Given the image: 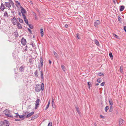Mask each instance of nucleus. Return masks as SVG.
Listing matches in <instances>:
<instances>
[{"label": "nucleus", "mask_w": 126, "mask_h": 126, "mask_svg": "<svg viewBox=\"0 0 126 126\" xmlns=\"http://www.w3.org/2000/svg\"><path fill=\"white\" fill-rule=\"evenodd\" d=\"M44 85L43 83H42L41 85L37 84L36 85L35 91L37 92H38L41 90L43 91L44 89Z\"/></svg>", "instance_id": "f257e3e1"}, {"label": "nucleus", "mask_w": 126, "mask_h": 126, "mask_svg": "<svg viewBox=\"0 0 126 126\" xmlns=\"http://www.w3.org/2000/svg\"><path fill=\"white\" fill-rule=\"evenodd\" d=\"M40 63L39 62H38V68L39 69V71H41V67L42 68L43 66V60L42 56H41L40 57Z\"/></svg>", "instance_id": "f03ea898"}, {"label": "nucleus", "mask_w": 126, "mask_h": 126, "mask_svg": "<svg viewBox=\"0 0 126 126\" xmlns=\"http://www.w3.org/2000/svg\"><path fill=\"white\" fill-rule=\"evenodd\" d=\"M11 112V111L8 110L6 109L3 111V113L7 117L13 118V116L9 114Z\"/></svg>", "instance_id": "7ed1b4c3"}, {"label": "nucleus", "mask_w": 126, "mask_h": 126, "mask_svg": "<svg viewBox=\"0 0 126 126\" xmlns=\"http://www.w3.org/2000/svg\"><path fill=\"white\" fill-rule=\"evenodd\" d=\"M25 67V66L24 65H22L19 68V71L20 72H23L24 69Z\"/></svg>", "instance_id": "20e7f679"}, {"label": "nucleus", "mask_w": 126, "mask_h": 126, "mask_svg": "<svg viewBox=\"0 0 126 126\" xmlns=\"http://www.w3.org/2000/svg\"><path fill=\"white\" fill-rule=\"evenodd\" d=\"M21 44L24 46L26 44V41L24 37H22L21 41Z\"/></svg>", "instance_id": "39448f33"}, {"label": "nucleus", "mask_w": 126, "mask_h": 126, "mask_svg": "<svg viewBox=\"0 0 126 126\" xmlns=\"http://www.w3.org/2000/svg\"><path fill=\"white\" fill-rule=\"evenodd\" d=\"M40 102V99H37L36 101L35 106V109H36L39 105V104Z\"/></svg>", "instance_id": "423d86ee"}, {"label": "nucleus", "mask_w": 126, "mask_h": 126, "mask_svg": "<svg viewBox=\"0 0 126 126\" xmlns=\"http://www.w3.org/2000/svg\"><path fill=\"white\" fill-rule=\"evenodd\" d=\"M124 121L122 119H120L119 121V126H121L123 125L124 123Z\"/></svg>", "instance_id": "0eeeda50"}, {"label": "nucleus", "mask_w": 126, "mask_h": 126, "mask_svg": "<svg viewBox=\"0 0 126 126\" xmlns=\"http://www.w3.org/2000/svg\"><path fill=\"white\" fill-rule=\"evenodd\" d=\"M4 123V126H9L10 123L7 120H5L3 121Z\"/></svg>", "instance_id": "6e6552de"}, {"label": "nucleus", "mask_w": 126, "mask_h": 126, "mask_svg": "<svg viewBox=\"0 0 126 126\" xmlns=\"http://www.w3.org/2000/svg\"><path fill=\"white\" fill-rule=\"evenodd\" d=\"M5 5L7 7L10 8L11 6V5L9 2H5Z\"/></svg>", "instance_id": "1a4fd4ad"}, {"label": "nucleus", "mask_w": 126, "mask_h": 126, "mask_svg": "<svg viewBox=\"0 0 126 126\" xmlns=\"http://www.w3.org/2000/svg\"><path fill=\"white\" fill-rule=\"evenodd\" d=\"M5 8V7L4 6L3 4L2 3L1 4L0 9L2 11H3Z\"/></svg>", "instance_id": "9d476101"}, {"label": "nucleus", "mask_w": 126, "mask_h": 126, "mask_svg": "<svg viewBox=\"0 0 126 126\" xmlns=\"http://www.w3.org/2000/svg\"><path fill=\"white\" fill-rule=\"evenodd\" d=\"M40 74L41 79V80H44V79L43 77V72L42 70H41Z\"/></svg>", "instance_id": "9b49d317"}, {"label": "nucleus", "mask_w": 126, "mask_h": 126, "mask_svg": "<svg viewBox=\"0 0 126 126\" xmlns=\"http://www.w3.org/2000/svg\"><path fill=\"white\" fill-rule=\"evenodd\" d=\"M12 23L14 25H16L17 24L18 22L16 19H15L14 20H11Z\"/></svg>", "instance_id": "f8f14e48"}, {"label": "nucleus", "mask_w": 126, "mask_h": 126, "mask_svg": "<svg viewBox=\"0 0 126 126\" xmlns=\"http://www.w3.org/2000/svg\"><path fill=\"white\" fill-rule=\"evenodd\" d=\"M34 60L33 58H31L29 59V62L30 63L31 65H32L33 64Z\"/></svg>", "instance_id": "ddd939ff"}, {"label": "nucleus", "mask_w": 126, "mask_h": 126, "mask_svg": "<svg viewBox=\"0 0 126 126\" xmlns=\"http://www.w3.org/2000/svg\"><path fill=\"white\" fill-rule=\"evenodd\" d=\"M14 35L16 37H17L18 36V32L17 31H16L13 33Z\"/></svg>", "instance_id": "4468645a"}, {"label": "nucleus", "mask_w": 126, "mask_h": 126, "mask_svg": "<svg viewBox=\"0 0 126 126\" xmlns=\"http://www.w3.org/2000/svg\"><path fill=\"white\" fill-rule=\"evenodd\" d=\"M34 113V112L32 111L30 113L28 114L26 116V117L28 118L32 115Z\"/></svg>", "instance_id": "2eb2a0df"}, {"label": "nucleus", "mask_w": 126, "mask_h": 126, "mask_svg": "<svg viewBox=\"0 0 126 126\" xmlns=\"http://www.w3.org/2000/svg\"><path fill=\"white\" fill-rule=\"evenodd\" d=\"M21 12L22 14H26L27 12L26 10L24 8H22L21 9Z\"/></svg>", "instance_id": "dca6fc26"}, {"label": "nucleus", "mask_w": 126, "mask_h": 126, "mask_svg": "<svg viewBox=\"0 0 126 126\" xmlns=\"http://www.w3.org/2000/svg\"><path fill=\"white\" fill-rule=\"evenodd\" d=\"M26 114H25L24 115H19V118L21 119V120H22L24 119V116H25Z\"/></svg>", "instance_id": "f3484780"}, {"label": "nucleus", "mask_w": 126, "mask_h": 126, "mask_svg": "<svg viewBox=\"0 0 126 126\" xmlns=\"http://www.w3.org/2000/svg\"><path fill=\"white\" fill-rule=\"evenodd\" d=\"M16 25L17 26V27L18 29H21L22 28V26L20 23L18 22Z\"/></svg>", "instance_id": "a211bd4d"}, {"label": "nucleus", "mask_w": 126, "mask_h": 126, "mask_svg": "<svg viewBox=\"0 0 126 126\" xmlns=\"http://www.w3.org/2000/svg\"><path fill=\"white\" fill-rule=\"evenodd\" d=\"M34 74L35 77L36 78H38V71L37 70L35 71V72L34 73Z\"/></svg>", "instance_id": "6ab92c4d"}, {"label": "nucleus", "mask_w": 126, "mask_h": 126, "mask_svg": "<svg viewBox=\"0 0 126 126\" xmlns=\"http://www.w3.org/2000/svg\"><path fill=\"white\" fill-rule=\"evenodd\" d=\"M38 116L36 114L35 115H33L32 117L31 118V120H33L37 118L38 117Z\"/></svg>", "instance_id": "aec40b11"}, {"label": "nucleus", "mask_w": 126, "mask_h": 126, "mask_svg": "<svg viewBox=\"0 0 126 126\" xmlns=\"http://www.w3.org/2000/svg\"><path fill=\"white\" fill-rule=\"evenodd\" d=\"M123 70V67L122 66H120V72L122 73V74H123L124 73V72Z\"/></svg>", "instance_id": "412c9836"}, {"label": "nucleus", "mask_w": 126, "mask_h": 126, "mask_svg": "<svg viewBox=\"0 0 126 126\" xmlns=\"http://www.w3.org/2000/svg\"><path fill=\"white\" fill-rule=\"evenodd\" d=\"M40 33L41 37H43L44 35V30L43 29H40Z\"/></svg>", "instance_id": "4be33fe9"}, {"label": "nucleus", "mask_w": 126, "mask_h": 126, "mask_svg": "<svg viewBox=\"0 0 126 126\" xmlns=\"http://www.w3.org/2000/svg\"><path fill=\"white\" fill-rule=\"evenodd\" d=\"M75 108H76V110L78 112V113L79 114H80V112L79 110V107H75Z\"/></svg>", "instance_id": "5701e85b"}, {"label": "nucleus", "mask_w": 126, "mask_h": 126, "mask_svg": "<svg viewBox=\"0 0 126 126\" xmlns=\"http://www.w3.org/2000/svg\"><path fill=\"white\" fill-rule=\"evenodd\" d=\"M87 84L89 88L90 89V86L91 85V82H88Z\"/></svg>", "instance_id": "b1692460"}, {"label": "nucleus", "mask_w": 126, "mask_h": 126, "mask_svg": "<svg viewBox=\"0 0 126 126\" xmlns=\"http://www.w3.org/2000/svg\"><path fill=\"white\" fill-rule=\"evenodd\" d=\"M125 7L124 6H120V12L122 11L124 9Z\"/></svg>", "instance_id": "393cba45"}, {"label": "nucleus", "mask_w": 126, "mask_h": 126, "mask_svg": "<svg viewBox=\"0 0 126 126\" xmlns=\"http://www.w3.org/2000/svg\"><path fill=\"white\" fill-rule=\"evenodd\" d=\"M109 102L110 105V106H112L113 104V102L111 100H109Z\"/></svg>", "instance_id": "a878e982"}, {"label": "nucleus", "mask_w": 126, "mask_h": 126, "mask_svg": "<svg viewBox=\"0 0 126 126\" xmlns=\"http://www.w3.org/2000/svg\"><path fill=\"white\" fill-rule=\"evenodd\" d=\"M61 67L63 70L64 71H65V66L64 65H61Z\"/></svg>", "instance_id": "bb28decb"}, {"label": "nucleus", "mask_w": 126, "mask_h": 126, "mask_svg": "<svg viewBox=\"0 0 126 126\" xmlns=\"http://www.w3.org/2000/svg\"><path fill=\"white\" fill-rule=\"evenodd\" d=\"M100 23V21L98 20H96V21L95 22V24L96 25L99 24Z\"/></svg>", "instance_id": "cd10ccee"}, {"label": "nucleus", "mask_w": 126, "mask_h": 126, "mask_svg": "<svg viewBox=\"0 0 126 126\" xmlns=\"http://www.w3.org/2000/svg\"><path fill=\"white\" fill-rule=\"evenodd\" d=\"M95 44L97 46H99V42L96 40H95Z\"/></svg>", "instance_id": "c85d7f7f"}, {"label": "nucleus", "mask_w": 126, "mask_h": 126, "mask_svg": "<svg viewBox=\"0 0 126 126\" xmlns=\"http://www.w3.org/2000/svg\"><path fill=\"white\" fill-rule=\"evenodd\" d=\"M4 16H6L7 17H8V13L6 11H5L4 13Z\"/></svg>", "instance_id": "c756f323"}, {"label": "nucleus", "mask_w": 126, "mask_h": 126, "mask_svg": "<svg viewBox=\"0 0 126 126\" xmlns=\"http://www.w3.org/2000/svg\"><path fill=\"white\" fill-rule=\"evenodd\" d=\"M0 126H4V122L3 121L0 122Z\"/></svg>", "instance_id": "7c9ffc66"}, {"label": "nucleus", "mask_w": 126, "mask_h": 126, "mask_svg": "<svg viewBox=\"0 0 126 126\" xmlns=\"http://www.w3.org/2000/svg\"><path fill=\"white\" fill-rule=\"evenodd\" d=\"M18 20L21 23H23V20L21 19L20 18H18Z\"/></svg>", "instance_id": "2f4dec72"}, {"label": "nucleus", "mask_w": 126, "mask_h": 126, "mask_svg": "<svg viewBox=\"0 0 126 126\" xmlns=\"http://www.w3.org/2000/svg\"><path fill=\"white\" fill-rule=\"evenodd\" d=\"M109 109V107L108 106H106L105 108V110L106 112H107L108 110Z\"/></svg>", "instance_id": "473e14b6"}, {"label": "nucleus", "mask_w": 126, "mask_h": 126, "mask_svg": "<svg viewBox=\"0 0 126 126\" xmlns=\"http://www.w3.org/2000/svg\"><path fill=\"white\" fill-rule=\"evenodd\" d=\"M28 25L29 26V27L31 29H32L33 28V26L32 25V24H29V25Z\"/></svg>", "instance_id": "72a5a7b5"}, {"label": "nucleus", "mask_w": 126, "mask_h": 126, "mask_svg": "<svg viewBox=\"0 0 126 126\" xmlns=\"http://www.w3.org/2000/svg\"><path fill=\"white\" fill-rule=\"evenodd\" d=\"M16 115L14 116V117H15L18 118L19 117V115L18 114V113H16Z\"/></svg>", "instance_id": "f704fd0d"}, {"label": "nucleus", "mask_w": 126, "mask_h": 126, "mask_svg": "<svg viewBox=\"0 0 126 126\" xmlns=\"http://www.w3.org/2000/svg\"><path fill=\"white\" fill-rule=\"evenodd\" d=\"M113 110V108H112V106H110V109L109 110V111L110 112H112Z\"/></svg>", "instance_id": "c9c22d12"}, {"label": "nucleus", "mask_w": 126, "mask_h": 126, "mask_svg": "<svg viewBox=\"0 0 126 126\" xmlns=\"http://www.w3.org/2000/svg\"><path fill=\"white\" fill-rule=\"evenodd\" d=\"M113 35L116 38H117V39H119V37L118 35H116V34L114 33L113 34Z\"/></svg>", "instance_id": "e433bc0d"}, {"label": "nucleus", "mask_w": 126, "mask_h": 126, "mask_svg": "<svg viewBox=\"0 0 126 126\" xmlns=\"http://www.w3.org/2000/svg\"><path fill=\"white\" fill-rule=\"evenodd\" d=\"M24 21L25 22V23L27 25H29L28 21L27 19H26V20H24Z\"/></svg>", "instance_id": "4c0bfd02"}, {"label": "nucleus", "mask_w": 126, "mask_h": 126, "mask_svg": "<svg viewBox=\"0 0 126 126\" xmlns=\"http://www.w3.org/2000/svg\"><path fill=\"white\" fill-rule=\"evenodd\" d=\"M109 55L111 59H113V56L111 52H110L109 53Z\"/></svg>", "instance_id": "58836bf2"}, {"label": "nucleus", "mask_w": 126, "mask_h": 126, "mask_svg": "<svg viewBox=\"0 0 126 126\" xmlns=\"http://www.w3.org/2000/svg\"><path fill=\"white\" fill-rule=\"evenodd\" d=\"M97 81L99 83H100L101 81V79L99 78L98 79H97Z\"/></svg>", "instance_id": "ea45409f"}, {"label": "nucleus", "mask_w": 126, "mask_h": 126, "mask_svg": "<svg viewBox=\"0 0 126 126\" xmlns=\"http://www.w3.org/2000/svg\"><path fill=\"white\" fill-rule=\"evenodd\" d=\"M47 126H52V123L51 122H50L48 123Z\"/></svg>", "instance_id": "a19ab883"}, {"label": "nucleus", "mask_w": 126, "mask_h": 126, "mask_svg": "<svg viewBox=\"0 0 126 126\" xmlns=\"http://www.w3.org/2000/svg\"><path fill=\"white\" fill-rule=\"evenodd\" d=\"M53 53H54V55H55V57H57L58 55H57V53L55 52V51H53Z\"/></svg>", "instance_id": "79ce46f5"}, {"label": "nucleus", "mask_w": 126, "mask_h": 126, "mask_svg": "<svg viewBox=\"0 0 126 126\" xmlns=\"http://www.w3.org/2000/svg\"><path fill=\"white\" fill-rule=\"evenodd\" d=\"M76 35L77 37V38H78V39H79L80 38L79 36V33H77L76 34Z\"/></svg>", "instance_id": "37998d69"}, {"label": "nucleus", "mask_w": 126, "mask_h": 126, "mask_svg": "<svg viewBox=\"0 0 126 126\" xmlns=\"http://www.w3.org/2000/svg\"><path fill=\"white\" fill-rule=\"evenodd\" d=\"M28 31H29V32H30V34H32V31L30 29L28 28Z\"/></svg>", "instance_id": "c03bdc74"}, {"label": "nucleus", "mask_w": 126, "mask_h": 126, "mask_svg": "<svg viewBox=\"0 0 126 126\" xmlns=\"http://www.w3.org/2000/svg\"><path fill=\"white\" fill-rule=\"evenodd\" d=\"M54 100L53 99V98H52V105H53V104H54Z\"/></svg>", "instance_id": "a18cd8bd"}, {"label": "nucleus", "mask_w": 126, "mask_h": 126, "mask_svg": "<svg viewBox=\"0 0 126 126\" xmlns=\"http://www.w3.org/2000/svg\"><path fill=\"white\" fill-rule=\"evenodd\" d=\"M105 83V82H103L102 83H101L100 84L101 86H104Z\"/></svg>", "instance_id": "49530a36"}, {"label": "nucleus", "mask_w": 126, "mask_h": 126, "mask_svg": "<svg viewBox=\"0 0 126 126\" xmlns=\"http://www.w3.org/2000/svg\"><path fill=\"white\" fill-rule=\"evenodd\" d=\"M16 3H17V4L19 5H20V3L17 1H15Z\"/></svg>", "instance_id": "de8ad7c7"}, {"label": "nucleus", "mask_w": 126, "mask_h": 126, "mask_svg": "<svg viewBox=\"0 0 126 126\" xmlns=\"http://www.w3.org/2000/svg\"><path fill=\"white\" fill-rule=\"evenodd\" d=\"M28 47L27 45H26V47H25V51H27L28 50L27 48Z\"/></svg>", "instance_id": "09e8293b"}, {"label": "nucleus", "mask_w": 126, "mask_h": 126, "mask_svg": "<svg viewBox=\"0 0 126 126\" xmlns=\"http://www.w3.org/2000/svg\"><path fill=\"white\" fill-rule=\"evenodd\" d=\"M98 74L99 75V76H101L103 75V73L101 72L98 73Z\"/></svg>", "instance_id": "8fccbe9b"}, {"label": "nucleus", "mask_w": 126, "mask_h": 126, "mask_svg": "<svg viewBox=\"0 0 126 126\" xmlns=\"http://www.w3.org/2000/svg\"><path fill=\"white\" fill-rule=\"evenodd\" d=\"M30 45H32V47H33L34 46L35 44L34 43H32L31 44H29Z\"/></svg>", "instance_id": "3c124183"}, {"label": "nucleus", "mask_w": 126, "mask_h": 126, "mask_svg": "<svg viewBox=\"0 0 126 126\" xmlns=\"http://www.w3.org/2000/svg\"><path fill=\"white\" fill-rule=\"evenodd\" d=\"M15 19H16V17H12L11 19V20H15Z\"/></svg>", "instance_id": "603ef678"}, {"label": "nucleus", "mask_w": 126, "mask_h": 126, "mask_svg": "<svg viewBox=\"0 0 126 126\" xmlns=\"http://www.w3.org/2000/svg\"><path fill=\"white\" fill-rule=\"evenodd\" d=\"M49 107L48 105H47L45 110H46Z\"/></svg>", "instance_id": "864d4df0"}, {"label": "nucleus", "mask_w": 126, "mask_h": 126, "mask_svg": "<svg viewBox=\"0 0 126 126\" xmlns=\"http://www.w3.org/2000/svg\"><path fill=\"white\" fill-rule=\"evenodd\" d=\"M124 31L126 32V26H125L124 27Z\"/></svg>", "instance_id": "5fc2aeb1"}, {"label": "nucleus", "mask_w": 126, "mask_h": 126, "mask_svg": "<svg viewBox=\"0 0 126 126\" xmlns=\"http://www.w3.org/2000/svg\"><path fill=\"white\" fill-rule=\"evenodd\" d=\"M15 121H19L21 120L20 119H16L15 120Z\"/></svg>", "instance_id": "6e6d98bb"}, {"label": "nucleus", "mask_w": 126, "mask_h": 126, "mask_svg": "<svg viewBox=\"0 0 126 126\" xmlns=\"http://www.w3.org/2000/svg\"><path fill=\"white\" fill-rule=\"evenodd\" d=\"M52 107H53L54 108H55L56 106L55 104L54 103V104H53V105H52Z\"/></svg>", "instance_id": "4d7b16f0"}, {"label": "nucleus", "mask_w": 126, "mask_h": 126, "mask_svg": "<svg viewBox=\"0 0 126 126\" xmlns=\"http://www.w3.org/2000/svg\"><path fill=\"white\" fill-rule=\"evenodd\" d=\"M33 13L34 14L35 16V18H36L37 17V15L34 12H33Z\"/></svg>", "instance_id": "13d9d810"}, {"label": "nucleus", "mask_w": 126, "mask_h": 126, "mask_svg": "<svg viewBox=\"0 0 126 126\" xmlns=\"http://www.w3.org/2000/svg\"><path fill=\"white\" fill-rule=\"evenodd\" d=\"M22 15L23 18L25 17H26L25 15L24 14H22Z\"/></svg>", "instance_id": "bf43d9fd"}, {"label": "nucleus", "mask_w": 126, "mask_h": 126, "mask_svg": "<svg viewBox=\"0 0 126 126\" xmlns=\"http://www.w3.org/2000/svg\"><path fill=\"white\" fill-rule=\"evenodd\" d=\"M65 27L66 28H67L68 27V26L67 24H66L65 25Z\"/></svg>", "instance_id": "052dcab7"}, {"label": "nucleus", "mask_w": 126, "mask_h": 126, "mask_svg": "<svg viewBox=\"0 0 126 126\" xmlns=\"http://www.w3.org/2000/svg\"><path fill=\"white\" fill-rule=\"evenodd\" d=\"M118 20L119 21H120V20L121 19V18H120V17L119 16L118 17Z\"/></svg>", "instance_id": "680f3d73"}, {"label": "nucleus", "mask_w": 126, "mask_h": 126, "mask_svg": "<svg viewBox=\"0 0 126 126\" xmlns=\"http://www.w3.org/2000/svg\"><path fill=\"white\" fill-rule=\"evenodd\" d=\"M100 117L101 118H104V117L103 115H101L100 116Z\"/></svg>", "instance_id": "e2e57ef3"}, {"label": "nucleus", "mask_w": 126, "mask_h": 126, "mask_svg": "<svg viewBox=\"0 0 126 126\" xmlns=\"http://www.w3.org/2000/svg\"><path fill=\"white\" fill-rule=\"evenodd\" d=\"M50 100H49L48 102V104H47V105H48V106H49V105L50 104Z\"/></svg>", "instance_id": "0e129e2a"}, {"label": "nucleus", "mask_w": 126, "mask_h": 126, "mask_svg": "<svg viewBox=\"0 0 126 126\" xmlns=\"http://www.w3.org/2000/svg\"><path fill=\"white\" fill-rule=\"evenodd\" d=\"M18 14L19 16H21V14L20 12H19L18 13Z\"/></svg>", "instance_id": "69168bd1"}, {"label": "nucleus", "mask_w": 126, "mask_h": 126, "mask_svg": "<svg viewBox=\"0 0 126 126\" xmlns=\"http://www.w3.org/2000/svg\"><path fill=\"white\" fill-rule=\"evenodd\" d=\"M49 63L50 64H51V61L50 60H49Z\"/></svg>", "instance_id": "338daca9"}, {"label": "nucleus", "mask_w": 126, "mask_h": 126, "mask_svg": "<svg viewBox=\"0 0 126 126\" xmlns=\"http://www.w3.org/2000/svg\"><path fill=\"white\" fill-rule=\"evenodd\" d=\"M10 2L11 3L12 2H13V1H12V0H9Z\"/></svg>", "instance_id": "774afa93"}]
</instances>
